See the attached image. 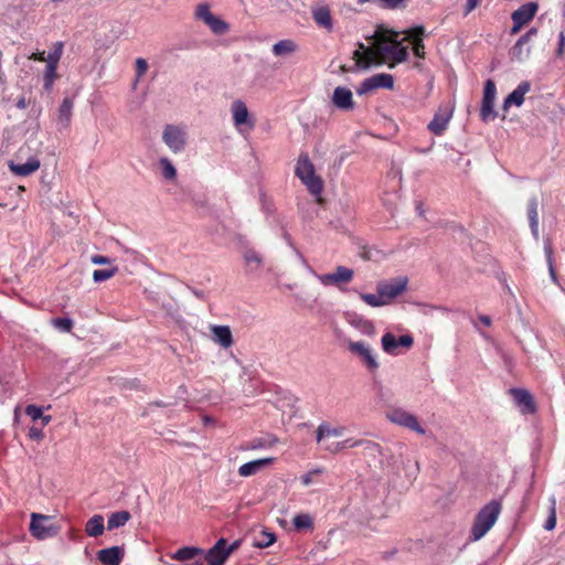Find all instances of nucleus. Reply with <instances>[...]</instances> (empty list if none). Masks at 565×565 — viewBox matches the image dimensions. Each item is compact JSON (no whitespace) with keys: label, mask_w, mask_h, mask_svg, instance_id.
Here are the masks:
<instances>
[{"label":"nucleus","mask_w":565,"mask_h":565,"mask_svg":"<svg viewBox=\"0 0 565 565\" xmlns=\"http://www.w3.org/2000/svg\"><path fill=\"white\" fill-rule=\"evenodd\" d=\"M398 32L379 28L373 34V43L365 46L359 43L358 50L353 52V60L359 70H367L372 65L403 63L408 58V50L397 40Z\"/></svg>","instance_id":"obj_1"},{"label":"nucleus","mask_w":565,"mask_h":565,"mask_svg":"<svg viewBox=\"0 0 565 565\" xmlns=\"http://www.w3.org/2000/svg\"><path fill=\"white\" fill-rule=\"evenodd\" d=\"M501 512V503L490 501L476 515L470 536L472 541L481 540L494 525Z\"/></svg>","instance_id":"obj_2"},{"label":"nucleus","mask_w":565,"mask_h":565,"mask_svg":"<svg viewBox=\"0 0 565 565\" xmlns=\"http://www.w3.org/2000/svg\"><path fill=\"white\" fill-rule=\"evenodd\" d=\"M295 173L307 186L311 194L316 196L321 194L323 182L321 178L316 174L315 166L310 161L308 154H301L299 157Z\"/></svg>","instance_id":"obj_3"},{"label":"nucleus","mask_w":565,"mask_h":565,"mask_svg":"<svg viewBox=\"0 0 565 565\" xmlns=\"http://www.w3.org/2000/svg\"><path fill=\"white\" fill-rule=\"evenodd\" d=\"M29 531L33 537L43 541L60 533V526L53 522L51 515L32 513Z\"/></svg>","instance_id":"obj_4"},{"label":"nucleus","mask_w":565,"mask_h":565,"mask_svg":"<svg viewBox=\"0 0 565 565\" xmlns=\"http://www.w3.org/2000/svg\"><path fill=\"white\" fill-rule=\"evenodd\" d=\"M162 141L172 153H181L188 143L185 127L182 125H166L162 130Z\"/></svg>","instance_id":"obj_5"},{"label":"nucleus","mask_w":565,"mask_h":565,"mask_svg":"<svg viewBox=\"0 0 565 565\" xmlns=\"http://www.w3.org/2000/svg\"><path fill=\"white\" fill-rule=\"evenodd\" d=\"M231 114L233 125L238 132L243 134L245 130H252L255 127V121L250 116L247 105L242 99H235L231 104Z\"/></svg>","instance_id":"obj_6"},{"label":"nucleus","mask_w":565,"mask_h":565,"mask_svg":"<svg viewBox=\"0 0 565 565\" xmlns=\"http://www.w3.org/2000/svg\"><path fill=\"white\" fill-rule=\"evenodd\" d=\"M386 418L398 426L413 430L419 435H424L426 431L420 426L418 419L412 413L403 408H393L386 413Z\"/></svg>","instance_id":"obj_7"},{"label":"nucleus","mask_w":565,"mask_h":565,"mask_svg":"<svg viewBox=\"0 0 565 565\" xmlns=\"http://www.w3.org/2000/svg\"><path fill=\"white\" fill-rule=\"evenodd\" d=\"M497 95V87L492 79L484 83L483 97L480 108V117L483 121L493 120L497 117L494 111V100Z\"/></svg>","instance_id":"obj_8"},{"label":"nucleus","mask_w":565,"mask_h":565,"mask_svg":"<svg viewBox=\"0 0 565 565\" xmlns=\"http://www.w3.org/2000/svg\"><path fill=\"white\" fill-rule=\"evenodd\" d=\"M382 349L385 353L390 355H397L399 354L398 348H404L408 350L413 343L414 339L409 334H404L398 338H396L393 333L386 332L382 339Z\"/></svg>","instance_id":"obj_9"},{"label":"nucleus","mask_w":565,"mask_h":565,"mask_svg":"<svg viewBox=\"0 0 565 565\" xmlns=\"http://www.w3.org/2000/svg\"><path fill=\"white\" fill-rule=\"evenodd\" d=\"M537 9L539 6L535 2H527L525 4H522L519 9H516L511 15L513 22V25L511 28V34L519 33L522 26L529 23L534 18V15L537 12Z\"/></svg>","instance_id":"obj_10"},{"label":"nucleus","mask_w":565,"mask_h":565,"mask_svg":"<svg viewBox=\"0 0 565 565\" xmlns=\"http://www.w3.org/2000/svg\"><path fill=\"white\" fill-rule=\"evenodd\" d=\"M394 87V77L391 74L380 73L365 78L358 88V94L363 95L377 88L392 89Z\"/></svg>","instance_id":"obj_11"},{"label":"nucleus","mask_w":565,"mask_h":565,"mask_svg":"<svg viewBox=\"0 0 565 565\" xmlns=\"http://www.w3.org/2000/svg\"><path fill=\"white\" fill-rule=\"evenodd\" d=\"M354 276V271L351 268L344 266H338L333 273L318 275L317 279L323 286H340L342 284H349Z\"/></svg>","instance_id":"obj_12"},{"label":"nucleus","mask_w":565,"mask_h":565,"mask_svg":"<svg viewBox=\"0 0 565 565\" xmlns=\"http://www.w3.org/2000/svg\"><path fill=\"white\" fill-rule=\"evenodd\" d=\"M407 282L406 277H397L391 281L379 284L377 291H381L383 299L388 305L406 290Z\"/></svg>","instance_id":"obj_13"},{"label":"nucleus","mask_w":565,"mask_h":565,"mask_svg":"<svg viewBox=\"0 0 565 565\" xmlns=\"http://www.w3.org/2000/svg\"><path fill=\"white\" fill-rule=\"evenodd\" d=\"M536 34L537 29L535 28H531L529 31H526L511 49V58L519 62L525 61L531 54V47L529 46V43Z\"/></svg>","instance_id":"obj_14"},{"label":"nucleus","mask_w":565,"mask_h":565,"mask_svg":"<svg viewBox=\"0 0 565 565\" xmlns=\"http://www.w3.org/2000/svg\"><path fill=\"white\" fill-rule=\"evenodd\" d=\"M454 108L451 106H441L436 111L434 118L428 124V129L433 134L440 136L447 129L452 117Z\"/></svg>","instance_id":"obj_15"},{"label":"nucleus","mask_w":565,"mask_h":565,"mask_svg":"<svg viewBox=\"0 0 565 565\" xmlns=\"http://www.w3.org/2000/svg\"><path fill=\"white\" fill-rule=\"evenodd\" d=\"M226 540L220 539L206 553H202L204 565H223L228 558V551H225Z\"/></svg>","instance_id":"obj_16"},{"label":"nucleus","mask_w":565,"mask_h":565,"mask_svg":"<svg viewBox=\"0 0 565 565\" xmlns=\"http://www.w3.org/2000/svg\"><path fill=\"white\" fill-rule=\"evenodd\" d=\"M349 350L353 354L360 356L367 369L376 370L379 367V363L372 352V349L365 342H349Z\"/></svg>","instance_id":"obj_17"},{"label":"nucleus","mask_w":565,"mask_h":565,"mask_svg":"<svg viewBox=\"0 0 565 565\" xmlns=\"http://www.w3.org/2000/svg\"><path fill=\"white\" fill-rule=\"evenodd\" d=\"M511 394L515 404L520 407L523 414H533L536 411L533 396L526 390L512 388Z\"/></svg>","instance_id":"obj_18"},{"label":"nucleus","mask_w":565,"mask_h":565,"mask_svg":"<svg viewBox=\"0 0 565 565\" xmlns=\"http://www.w3.org/2000/svg\"><path fill=\"white\" fill-rule=\"evenodd\" d=\"M332 103L342 110H352L354 108L352 92L347 87L339 86L333 90Z\"/></svg>","instance_id":"obj_19"},{"label":"nucleus","mask_w":565,"mask_h":565,"mask_svg":"<svg viewBox=\"0 0 565 565\" xmlns=\"http://www.w3.org/2000/svg\"><path fill=\"white\" fill-rule=\"evenodd\" d=\"M203 550L199 547L186 546L179 548L175 553L172 554V559L181 561V562H193V565H204L202 558Z\"/></svg>","instance_id":"obj_20"},{"label":"nucleus","mask_w":565,"mask_h":565,"mask_svg":"<svg viewBox=\"0 0 565 565\" xmlns=\"http://www.w3.org/2000/svg\"><path fill=\"white\" fill-rule=\"evenodd\" d=\"M345 433L344 426H332L328 422H322L316 431V439L318 443H326L334 437H342Z\"/></svg>","instance_id":"obj_21"},{"label":"nucleus","mask_w":565,"mask_h":565,"mask_svg":"<svg viewBox=\"0 0 565 565\" xmlns=\"http://www.w3.org/2000/svg\"><path fill=\"white\" fill-rule=\"evenodd\" d=\"M41 163L36 157H31L24 163H17L14 161H9L8 167L10 171L20 177H26L38 171Z\"/></svg>","instance_id":"obj_22"},{"label":"nucleus","mask_w":565,"mask_h":565,"mask_svg":"<svg viewBox=\"0 0 565 565\" xmlns=\"http://www.w3.org/2000/svg\"><path fill=\"white\" fill-rule=\"evenodd\" d=\"M275 461L274 457H266L243 463L238 468V475L241 477H250L259 472L262 469L270 466Z\"/></svg>","instance_id":"obj_23"},{"label":"nucleus","mask_w":565,"mask_h":565,"mask_svg":"<svg viewBox=\"0 0 565 565\" xmlns=\"http://www.w3.org/2000/svg\"><path fill=\"white\" fill-rule=\"evenodd\" d=\"M531 89L529 82H522L511 92L503 102V108L508 109L511 105L520 107L524 103V96Z\"/></svg>","instance_id":"obj_24"},{"label":"nucleus","mask_w":565,"mask_h":565,"mask_svg":"<svg viewBox=\"0 0 565 565\" xmlns=\"http://www.w3.org/2000/svg\"><path fill=\"white\" fill-rule=\"evenodd\" d=\"M212 340L222 348L227 349L233 344V335L227 326H211Z\"/></svg>","instance_id":"obj_25"},{"label":"nucleus","mask_w":565,"mask_h":565,"mask_svg":"<svg viewBox=\"0 0 565 565\" xmlns=\"http://www.w3.org/2000/svg\"><path fill=\"white\" fill-rule=\"evenodd\" d=\"M298 51L299 45L295 40L291 39L280 40L276 42L271 47V52L276 57H287L297 53Z\"/></svg>","instance_id":"obj_26"},{"label":"nucleus","mask_w":565,"mask_h":565,"mask_svg":"<svg viewBox=\"0 0 565 565\" xmlns=\"http://www.w3.org/2000/svg\"><path fill=\"white\" fill-rule=\"evenodd\" d=\"M97 556L104 565H119L124 557V550L113 546L98 551Z\"/></svg>","instance_id":"obj_27"},{"label":"nucleus","mask_w":565,"mask_h":565,"mask_svg":"<svg viewBox=\"0 0 565 565\" xmlns=\"http://www.w3.org/2000/svg\"><path fill=\"white\" fill-rule=\"evenodd\" d=\"M313 21L320 28L331 31L333 28L330 9L327 6H320L312 9Z\"/></svg>","instance_id":"obj_28"},{"label":"nucleus","mask_w":565,"mask_h":565,"mask_svg":"<svg viewBox=\"0 0 565 565\" xmlns=\"http://www.w3.org/2000/svg\"><path fill=\"white\" fill-rule=\"evenodd\" d=\"M73 107H74V102L70 97H65L62 100V103L58 107V113H57V125L61 128L65 129L70 126L71 118L73 115Z\"/></svg>","instance_id":"obj_29"},{"label":"nucleus","mask_w":565,"mask_h":565,"mask_svg":"<svg viewBox=\"0 0 565 565\" xmlns=\"http://www.w3.org/2000/svg\"><path fill=\"white\" fill-rule=\"evenodd\" d=\"M243 258L249 271H256L262 268L264 259L260 253L254 248H245Z\"/></svg>","instance_id":"obj_30"},{"label":"nucleus","mask_w":565,"mask_h":565,"mask_svg":"<svg viewBox=\"0 0 565 565\" xmlns=\"http://www.w3.org/2000/svg\"><path fill=\"white\" fill-rule=\"evenodd\" d=\"M105 531L104 518L100 514L93 515L85 525V532L90 537H97Z\"/></svg>","instance_id":"obj_31"},{"label":"nucleus","mask_w":565,"mask_h":565,"mask_svg":"<svg viewBox=\"0 0 565 565\" xmlns=\"http://www.w3.org/2000/svg\"><path fill=\"white\" fill-rule=\"evenodd\" d=\"M324 450L331 452V454H338L343 449L347 448H353L361 444V441L353 440L351 438L342 440V441H330L327 440L326 443H321Z\"/></svg>","instance_id":"obj_32"},{"label":"nucleus","mask_w":565,"mask_h":565,"mask_svg":"<svg viewBox=\"0 0 565 565\" xmlns=\"http://www.w3.org/2000/svg\"><path fill=\"white\" fill-rule=\"evenodd\" d=\"M539 202L536 198H532L527 203V216L530 221V227L532 233L539 235Z\"/></svg>","instance_id":"obj_33"},{"label":"nucleus","mask_w":565,"mask_h":565,"mask_svg":"<svg viewBox=\"0 0 565 565\" xmlns=\"http://www.w3.org/2000/svg\"><path fill=\"white\" fill-rule=\"evenodd\" d=\"M158 166L164 180L174 181L177 179V169L168 157H161L158 160Z\"/></svg>","instance_id":"obj_34"},{"label":"nucleus","mask_w":565,"mask_h":565,"mask_svg":"<svg viewBox=\"0 0 565 565\" xmlns=\"http://www.w3.org/2000/svg\"><path fill=\"white\" fill-rule=\"evenodd\" d=\"M130 518L131 515L128 511H118L111 513L108 518L107 529L109 531H113L118 527H121L130 520Z\"/></svg>","instance_id":"obj_35"},{"label":"nucleus","mask_w":565,"mask_h":565,"mask_svg":"<svg viewBox=\"0 0 565 565\" xmlns=\"http://www.w3.org/2000/svg\"><path fill=\"white\" fill-rule=\"evenodd\" d=\"M275 541L276 535L273 532L263 530L255 536L253 545L258 548H265L274 544Z\"/></svg>","instance_id":"obj_36"},{"label":"nucleus","mask_w":565,"mask_h":565,"mask_svg":"<svg viewBox=\"0 0 565 565\" xmlns=\"http://www.w3.org/2000/svg\"><path fill=\"white\" fill-rule=\"evenodd\" d=\"M206 25L211 29V31L215 34H224L228 31V24L222 19L213 17L206 22Z\"/></svg>","instance_id":"obj_37"},{"label":"nucleus","mask_w":565,"mask_h":565,"mask_svg":"<svg viewBox=\"0 0 565 565\" xmlns=\"http://www.w3.org/2000/svg\"><path fill=\"white\" fill-rule=\"evenodd\" d=\"M292 524L297 530H308L312 527V518L307 513L296 514Z\"/></svg>","instance_id":"obj_38"},{"label":"nucleus","mask_w":565,"mask_h":565,"mask_svg":"<svg viewBox=\"0 0 565 565\" xmlns=\"http://www.w3.org/2000/svg\"><path fill=\"white\" fill-rule=\"evenodd\" d=\"M360 297L366 305L371 307L386 306V302L383 299L381 291H377V294H361Z\"/></svg>","instance_id":"obj_39"},{"label":"nucleus","mask_w":565,"mask_h":565,"mask_svg":"<svg viewBox=\"0 0 565 565\" xmlns=\"http://www.w3.org/2000/svg\"><path fill=\"white\" fill-rule=\"evenodd\" d=\"M118 271V268L111 267L107 269H96L93 273V279L95 282H103L114 277Z\"/></svg>","instance_id":"obj_40"},{"label":"nucleus","mask_w":565,"mask_h":565,"mask_svg":"<svg viewBox=\"0 0 565 565\" xmlns=\"http://www.w3.org/2000/svg\"><path fill=\"white\" fill-rule=\"evenodd\" d=\"M62 53H63V43L62 42H56L55 43V47L52 52H50L46 56V65H53V66H56L57 67V64L62 57Z\"/></svg>","instance_id":"obj_41"},{"label":"nucleus","mask_w":565,"mask_h":565,"mask_svg":"<svg viewBox=\"0 0 565 565\" xmlns=\"http://www.w3.org/2000/svg\"><path fill=\"white\" fill-rule=\"evenodd\" d=\"M51 324L62 332H71L73 320L65 317H58L51 320Z\"/></svg>","instance_id":"obj_42"},{"label":"nucleus","mask_w":565,"mask_h":565,"mask_svg":"<svg viewBox=\"0 0 565 565\" xmlns=\"http://www.w3.org/2000/svg\"><path fill=\"white\" fill-rule=\"evenodd\" d=\"M555 525H556V499L553 497L551 499L550 515L544 524V529L547 531H552L555 529Z\"/></svg>","instance_id":"obj_43"},{"label":"nucleus","mask_w":565,"mask_h":565,"mask_svg":"<svg viewBox=\"0 0 565 565\" xmlns=\"http://www.w3.org/2000/svg\"><path fill=\"white\" fill-rule=\"evenodd\" d=\"M213 17V13L211 12L210 6L207 3H201L196 7L195 10V18L203 21L205 24L206 22Z\"/></svg>","instance_id":"obj_44"},{"label":"nucleus","mask_w":565,"mask_h":565,"mask_svg":"<svg viewBox=\"0 0 565 565\" xmlns=\"http://www.w3.org/2000/svg\"><path fill=\"white\" fill-rule=\"evenodd\" d=\"M56 66L46 65L44 71V88L51 89L55 78H56Z\"/></svg>","instance_id":"obj_45"},{"label":"nucleus","mask_w":565,"mask_h":565,"mask_svg":"<svg viewBox=\"0 0 565 565\" xmlns=\"http://www.w3.org/2000/svg\"><path fill=\"white\" fill-rule=\"evenodd\" d=\"M135 65H136V81H135V84H137L140 81V78L147 73L149 66H148L147 61L145 58H142V57H138L136 60Z\"/></svg>","instance_id":"obj_46"},{"label":"nucleus","mask_w":565,"mask_h":565,"mask_svg":"<svg viewBox=\"0 0 565 565\" xmlns=\"http://www.w3.org/2000/svg\"><path fill=\"white\" fill-rule=\"evenodd\" d=\"M377 4L384 9H398L405 6L406 0H376Z\"/></svg>","instance_id":"obj_47"},{"label":"nucleus","mask_w":565,"mask_h":565,"mask_svg":"<svg viewBox=\"0 0 565 565\" xmlns=\"http://www.w3.org/2000/svg\"><path fill=\"white\" fill-rule=\"evenodd\" d=\"M404 33L406 34V36L408 39H412L414 42V41H417L418 39H422V36L425 33V28L423 25H417L415 28H411V29L404 31Z\"/></svg>","instance_id":"obj_48"},{"label":"nucleus","mask_w":565,"mask_h":565,"mask_svg":"<svg viewBox=\"0 0 565 565\" xmlns=\"http://www.w3.org/2000/svg\"><path fill=\"white\" fill-rule=\"evenodd\" d=\"M25 414L30 416L33 422H35L42 417L43 409L40 406L31 404L25 407Z\"/></svg>","instance_id":"obj_49"},{"label":"nucleus","mask_w":565,"mask_h":565,"mask_svg":"<svg viewBox=\"0 0 565 565\" xmlns=\"http://www.w3.org/2000/svg\"><path fill=\"white\" fill-rule=\"evenodd\" d=\"M323 470L321 468L313 469L306 475L301 476V482L303 486L308 487L313 482V477L321 475Z\"/></svg>","instance_id":"obj_50"},{"label":"nucleus","mask_w":565,"mask_h":565,"mask_svg":"<svg viewBox=\"0 0 565 565\" xmlns=\"http://www.w3.org/2000/svg\"><path fill=\"white\" fill-rule=\"evenodd\" d=\"M277 441L276 438H274L271 441L267 443V441H264L262 439H258V440H253L247 447L246 449H259V448H265V447H270L273 446L275 443Z\"/></svg>","instance_id":"obj_51"},{"label":"nucleus","mask_w":565,"mask_h":565,"mask_svg":"<svg viewBox=\"0 0 565 565\" xmlns=\"http://www.w3.org/2000/svg\"><path fill=\"white\" fill-rule=\"evenodd\" d=\"M413 51H414V54L417 57L424 58V56H425V45H424L423 39H418L417 41H414V43H413Z\"/></svg>","instance_id":"obj_52"},{"label":"nucleus","mask_w":565,"mask_h":565,"mask_svg":"<svg viewBox=\"0 0 565 565\" xmlns=\"http://www.w3.org/2000/svg\"><path fill=\"white\" fill-rule=\"evenodd\" d=\"M90 260L95 265H108L111 263L110 258L102 255H94L92 256Z\"/></svg>","instance_id":"obj_53"},{"label":"nucleus","mask_w":565,"mask_h":565,"mask_svg":"<svg viewBox=\"0 0 565 565\" xmlns=\"http://www.w3.org/2000/svg\"><path fill=\"white\" fill-rule=\"evenodd\" d=\"M481 0H467L465 6V15H468L471 11H473L479 4Z\"/></svg>","instance_id":"obj_54"},{"label":"nucleus","mask_w":565,"mask_h":565,"mask_svg":"<svg viewBox=\"0 0 565 565\" xmlns=\"http://www.w3.org/2000/svg\"><path fill=\"white\" fill-rule=\"evenodd\" d=\"M29 437L33 440H41L43 438V433L41 428L31 427L29 429Z\"/></svg>","instance_id":"obj_55"},{"label":"nucleus","mask_w":565,"mask_h":565,"mask_svg":"<svg viewBox=\"0 0 565 565\" xmlns=\"http://www.w3.org/2000/svg\"><path fill=\"white\" fill-rule=\"evenodd\" d=\"M546 250V255H547V263H548V267H550V274L552 276V278L555 280L556 277H555V270H554V267H553V255H552V249L551 247H546L545 248Z\"/></svg>","instance_id":"obj_56"},{"label":"nucleus","mask_w":565,"mask_h":565,"mask_svg":"<svg viewBox=\"0 0 565 565\" xmlns=\"http://www.w3.org/2000/svg\"><path fill=\"white\" fill-rule=\"evenodd\" d=\"M565 50V34L561 32L558 35V47H557V56H563Z\"/></svg>","instance_id":"obj_57"},{"label":"nucleus","mask_w":565,"mask_h":565,"mask_svg":"<svg viewBox=\"0 0 565 565\" xmlns=\"http://www.w3.org/2000/svg\"><path fill=\"white\" fill-rule=\"evenodd\" d=\"M241 545V542L239 541H234L232 544L230 545H225V551H228V556L234 552L236 551Z\"/></svg>","instance_id":"obj_58"},{"label":"nucleus","mask_w":565,"mask_h":565,"mask_svg":"<svg viewBox=\"0 0 565 565\" xmlns=\"http://www.w3.org/2000/svg\"><path fill=\"white\" fill-rule=\"evenodd\" d=\"M30 58L31 60H36V61H40V62H44L46 60V57L44 55V52L32 53Z\"/></svg>","instance_id":"obj_59"},{"label":"nucleus","mask_w":565,"mask_h":565,"mask_svg":"<svg viewBox=\"0 0 565 565\" xmlns=\"http://www.w3.org/2000/svg\"><path fill=\"white\" fill-rule=\"evenodd\" d=\"M479 320L487 327H489L491 324V319L489 316H486V315H481L479 317Z\"/></svg>","instance_id":"obj_60"},{"label":"nucleus","mask_w":565,"mask_h":565,"mask_svg":"<svg viewBox=\"0 0 565 565\" xmlns=\"http://www.w3.org/2000/svg\"><path fill=\"white\" fill-rule=\"evenodd\" d=\"M40 419L42 422V427H44L50 424V422L52 420V417L50 415L42 414V417Z\"/></svg>","instance_id":"obj_61"},{"label":"nucleus","mask_w":565,"mask_h":565,"mask_svg":"<svg viewBox=\"0 0 565 565\" xmlns=\"http://www.w3.org/2000/svg\"><path fill=\"white\" fill-rule=\"evenodd\" d=\"M18 107H19V108H24V107H25V102H24V99H20V100L18 102Z\"/></svg>","instance_id":"obj_62"}]
</instances>
